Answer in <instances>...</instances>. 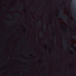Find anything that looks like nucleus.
I'll list each match as a JSON object with an SVG mask.
<instances>
[{"mask_svg":"<svg viewBox=\"0 0 76 76\" xmlns=\"http://www.w3.org/2000/svg\"><path fill=\"white\" fill-rule=\"evenodd\" d=\"M63 10H61V15H62L63 16H64V15L63 14ZM64 16H65V17H66V15H64Z\"/></svg>","mask_w":76,"mask_h":76,"instance_id":"1","label":"nucleus"},{"mask_svg":"<svg viewBox=\"0 0 76 76\" xmlns=\"http://www.w3.org/2000/svg\"><path fill=\"white\" fill-rule=\"evenodd\" d=\"M72 7H73V9L75 11V8L73 6H72Z\"/></svg>","mask_w":76,"mask_h":76,"instance_id":"2","label":"nucleus"},{"mask_svg":"<svg viewBox=\"0 0 76 76\" xmlns=\"http://www.w3.org/2000/svg\"><path fill=\"white\" fill-rule=\"evenodd\" d=\"M46 25H45V28H46Z\"/></svg>","mask_w":76,"mask_h":76,"instance_id":"3","label":"nucleus"},{"mask_svg":"<svg viewBox=\"0 0 76 76\" xmlns=\"http://www.w3.org/2000/svg\"><path fill=\"white\" fill-rule=\"evenodd\" d=\"M42 32H41V35H42Z\"/></svg>","mask_w":76,"mask_h":76,"instance_id":"4","label":"nucleus"},{"mask_svg":"<svg viewBox=\"0 0 76 76\" xmlns=\"http://www.w3.org/2000/svg\"><path fill=\"white\" fill-rule=\"evenodd\" d=\"M74 38H75V39H76V37H73Z\"/></svg>","mask_w":76,"mask_h":76,"instance_id":"5","label":"nucleus"},{"mask_svg":"<svg viewBox=\"0 0 76 76\" xmlns=\"http://www.w3.org/2000/svg\"><path fill=\"white\" fill-rule=\"evenodd\" d=\"M65 20V21H66V20Z\"/></svg>","mask_w":76,"mask_h":76,"instance_id":"6","label":"nucleus"},{"mask_svg":"<svg viewBox=\"0 0 76 76\" xmlns=\"http://www.w3.org/2000/svg\"><path fill=\"white\" fill-rule=\"evenodd\" d=\"M59 16H61V15H59Z\"/></svg>","mask_w":76,"mask_h":76,"instance_id":"7","label":"nucleus"},{"mask_svg":"<svg viewBox=\"0 0 76 76\" xmlns=\"http://www.w3.org/2000/svg\"><path fill=\"white\" fill-rule=\"evenodd\" d=\"M75 46H76V45H75Z\"/></svg>","mask_w":76,"mask_h":76,"instance_id":"8","label":"nucleus"},{"mask_svg":"<svg viewBox=\"0 0 76 76\" xmlns=\"http://www.w3.org/2000/svg\"><path fill=\"white\" fill-rule=\"evenodd\" d=\"M4 9H6L5 8H4Z\"/></svg>","mask_w":76,"mask_h":76,"instance_id":"9","label":"nucleus"},{"mask_svg":"<svg viewBox=\"0 0 76 76\" xmlns=\"http://www.w3.org/2000/svg\"><path fill=\"white\" fill-rule=\"evenodd\" d=\"M69 14H70V13H69Z\"/></svg>","mask_w":76,"mask_h":76,"instance_id":"10","label":"nucleus"}]
</instances>
